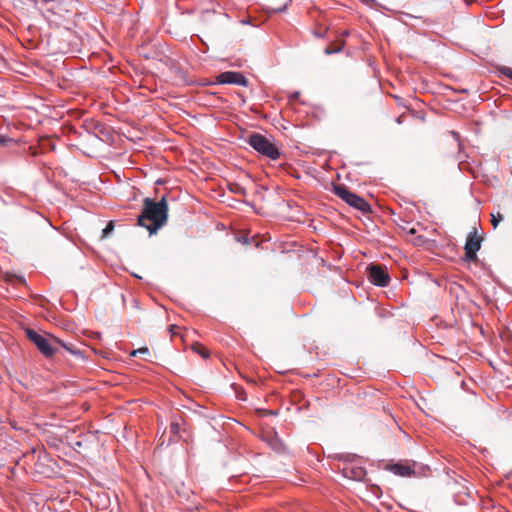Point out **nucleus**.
<instances>
[{
    "instance_id": "obj_1",
    "label": "nucleus",
    "mask_w": 512,
    "mask_h": 512,
    "mask_svg": "<svg viewBox=\"0 0 512 512\" xmlns=\"http://www.w3.org/2000/svg\"><path fill=\"white\" fill-rule=\"evenodd\" d=\"M167 217L168 205L165 197L158 202L145 198L142 213L138 216V224L153 234L166 223Z\"/></svg>"
},
{
    "instance_id": "obj_2",
    "label": "nucleus",
    "mask_w": 512,
    "mask_h": 512,
    "mask_svg": "<svg viewBox=\"0 0 512 512\" xmlns=\"http://www.w3.org/2000/svg\"><path fill=\"white\" fill-rule=\"evenodd\" d=\"M26 334H27V337L29 338V340L33 344H35V346L38 348V350L45 357H52L57 352L58 346L65 348L66 350H68L71 353H75L64 342H62L60 339H58L52 335L44 336L32 329H28L26 331Z\"/></svg>"
},
{
    "instance_id": "obj_3",
    "label": "nucleus",
    "mask_w": 512,
    "mask_h": 512,
    "mask_svg": "<svg viewBox=\"0 0 512 512\" xmlns=\"http://www.w3.org/2000/svg\"><path fill=\"white\" fill-rule=\"evenodd\" d=\"M248 143L258 153L272 159L277 160L280 157L278 148L265 136L254 133L249 137Z\"/></svg>"
},
{
    "instance_id": "obj_4",
    "label": "nucleus",
    "mask_w": 512,
    "mask_h": 512,
    "mask_svg": "<svg viewBox=\"0 0 512 512\" xmlns=\"http://www.w3.org/2000/svg\"><path fill=\"white\" fill-rule=\"evenodd\" d=\"M334 193L347 204L362 212H366L370 209V206L365 199L349 191L348 188L344 185L335 186Z\"/></svg>"
},
{
    "instance_id": "obj_5",
    "label": "nucleus",
    "mask_w": 512,
    "mask_h": 512,
    "mask_svg": "<svg viewBox=\"0 0 512 512\" xmlns=\"http://www.w3.org/2000/svg\"><path fill=\"white\" fill-rule=\"evenodd\" d=\"M352 457L350 462L342 468L343 476L356 481H362L366 476V470L354 461Z\"/></svg>"
},
{
    "instance_id": "obj_6",
    "label": "nucleus",
    "mask_w": 512,
    "mask_h": 512,
    "mask_svg": "<svg viewBox=\"0 0 512 512\" xmlns=\"http://www.w3.org/2000/svg\"><path fill=\"white\" fill-rule=\"evenodd\" d=\"M369 280L374 285L385 287L388 285L390 278L384 268L379 265H372L369 268Z\"/></svg>"
},
{
    "instance_id": "obj_7",
    "label": "nucleus",
    "mask_w": 512,
    "mask_h": 512,
    "mask_svg": "<svg viewBox=\"0 0 512 512\" xmlns=\"http://www.w3.org/2000/svg\"><path fill=\"white\" fill-rule=\"evenodd\" d=\"M217 81L220 84L246 85V78L239 72L227 71L218 75Z\"/></svg>"
},
{
    "instance_id": "obj_8",
    "label": "nucleus",
    "mask_w": 512,
    "mask_h": 512,
    "mask_svg": "<svg viewBox=\"0 0 512 512\" xmlns=\"http://www.w3.org/2000/svg\"><path fill=\"white\" fill-rule=\"evenodd\" d=\"M481 247L480 240L475 234H469L465 244V257L467 260H475Z\"/></svg>"
},
{
    "instance_id": "obj_9",
    "label": "nucleus",
    "mask_w": 512,
    "mask_h": 512,
    "mask_svg": "<svg viewBox=\"0 0 512 512\" xmlns=\"http://www.w3.org/2000/svg\"><path fill=\"white\" fill-rule=\"evenodd\" d=\"M390 471L402 477L410 476L411 474H413V470L410 466L400 463L391 465Z\"/></svg>"
},
{
    "instance_id": "obj_10",
    "label": "nucleus",
    "mask_w": 512,
    "mask_h": 512,
    "mask_svg": "<svg viewBox=\"0 0 512 512\" xmlns=\"http://www.w3.org/2000/svg\"><path fill=\"white\" fill-rule=\"evenodd\" d=\"M192 349L198 353L199 355H201L203 358H207L209 356V352L208 350L202 346L201 344L199 343H196V344H193L192 346Z\"/></svg>"
},
{
    "instance_id": "obj_11",
    "label": "nucleus",
    "mask_w": 512,
    "mask_h": 512,
    "mask_svg": "<svg viewBox=\"0 0 512 512\" xmlns=\"http://www.w3.org/2000/svg\"><path fill=\"white\" fill-rule=\"evenodd\" d=\"M503 220V216L500 212H497V214H491V223L494 228L498 226V224Z\"/></svg>"
},
{
    "instance_id": "obj_12",
    "label": "nucleus",
    "mask_w": 512,
    "mask_h": 512,
    "mask_svg": "<svg viewBox=\"0 0 512 512\" xmlns=\"http://www.w3.org/2000/svg\"><path fill=\"white\" fill-rule=\"evenodd\" d=\"M146 354H149V349L147 347H142L137 350H133L130 353L131 356L146 355Z\"/></svg>"
},
{
    "instance_id": "obj_13",
    "label": "nucleus",
    "mask_w": 512,
    "mask_h": 512,
    "mask_svg": "<svg viewBox=\"0 0 512 512\" xmlns=\"http://www.w3.org/2000/svg\"><path fill=\"white\" fill-rule=\"evenodd\" d=\"M114 226L113 223L110 222L104 229H103V236L106 237L112 230Z\"/></svg>"
},
{
    "instance_id": "obj_14",
    "label": "nucleus",
    "mask_w": 512,
    "mask_h": 512,
    "mask_svg": "<svg viewBox=\"0 0 512 512\" xmlns=\"http://www.w3.org/2000/svg\"><path fill=\"white\" fill-rule=\"evenodd\" d=\"M501 72H502L505 76H507V77H509L510 79H512V68H510V67H504V68H502V69H501Z\"/></svg>"
},
{
    "instance_id": "obj_15",
    "label": "nucleus",
    "mask_w": 512,
    "mask_h": 512,
    "mask_svg": "<svg viewBox=\"0 0 512 512\" xmlns=\"http://www.w3.org/2000/svg\"><path fill=\"white\" fill-rule=\"evenodd\" d=\"M10 142H12L11 138H8L6 136L0 135V146L7 145Z\"/></svg>"
},
{
    "instance_id": "obj_16",
    "label": "nucleus",
    "mask_w": 512,
    "mask_h": 512,
    "mask_svg": "<svg viewBox=\"0 0 512 512\" xmlns=\"http://www.w3.org/2000/svg\"><path fill=\"white\" fill-rule=\"evenodd\" d=\"M360 1L369 7H373L376 3L375 0H360Z\"/></svg>"
},
{
    "instance_id": "obj_17",
    "label": "nucleus",
    "mask_w": 512,
    "mask_h": 512,
    "mask_svg": "<svg viewBox=\"0 0 512 512\" xmlns=\"http://www.w3.org/2000/svg\"><path fill=\"white\" fill-rule=\"evenodd\" d=\"M340 51V48L339 49H335V50H330V49H326L325 52L326 54H332V53H335V52H338Z\"/></svg>"
}]
</instances>
